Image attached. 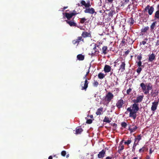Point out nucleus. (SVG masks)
Here are the masks:
<instances>
[{
    "instance_id": "nucleus-26",
    "label": "nucleus",
    "mask_w": 159,
    "mask_h": 159,
    "mask_svg": "<svg viewBox=\"0 0 159 159\" xmlns=\"http://www.w3.org/2000/svg\"><path fill=\"white\" fill-rule=\"evenodd\" d=\"M99 52V51H94V50H93V49L91 51V53L89 54L91 55V56H93L96 54H98Z\"/></svg>"
},
{
    "instance_id": "nucleus-13",
    "label": "nucleus",
    "mask_w": 159,
    "mask_h": 159,
    "mask_svg": "<svg viewBox=\"0 0 159 159\" xmlns=\"http://www.w3.org/2000/svg\"><path fill=\"white\" fill-rule=\"evenodd\" d=\"M156 59L155 56L154 54L152 53L148 56V61L150 62H152Z\"/></svg>"
},
{
    "instance_id": "nucleus-51",
    "label": "nucleus",
    "mask_w": 159,
    "mask_h": 159,
    "mask_svg": "<svg viewBox=\"0 0 159 159\" xmlns=\"http://www.w3.org/2000/svg\"><path fill=\"white\" fill-rule=\"evenodd\" d=\"M146 43V42L145 41H143L142 42H140V44L141 45L142 43L143 45H144Z\"/></svg>"
},
{
    "instance_id": "nucleus-42",
    "label": "nucleus",
    "mask_w": 159,
    "mask_h": 159,
    "mask_svg": "<svg viewBox=\"0 0 159 159\" xmlns=\"http://www.w3.org/2000/svg\"><path fill=\"white\" fill-rule=\"evenodd\" d=\"M61 154L62 156H63V157H65L66 156V151H62L61 153Z\"/></svg>"
},
{
    "instance_id": "nucleus-21",
    "label": "nucleus",
    "mask_w": 159,
    "mask_h": 159,
    "mask_svg": "<svg viewBox=\"0 0 159 159\" xmlns=\"http://www.w3.org/2000/svg\"><path fill=\"white\" fill-rule=\"evenodd\" d=\"M83 131V129H82L81 127H78L76 128L75 134H80Z\"/></svg>"
},
{
    "instance_id": "nucleus-10",
    "label": "nucleus",
    "mask_w": 159,
    "mask_h": 159,
    "mask_svg": "<svg viewBox=\"0 0 159 159\" xmlns=\"http://www.w3.org/2000/svg\"><path fill=\"white\" fill-rule=\"evenodd\" d=\"M81 41H84V39L82 38V36L78 37L77 39L73 41L72 43L73 44H75L76 43L79 44V42Z\"/></svg>"
},
{
    "instance_id": "nucleus-3",
    "label": "nucleus",
    "mask_w": 159,
    "mask_h": 159,
    "mask_svg": "<svg viewBox=\"0 0 159 159\" xmlns=\"http://www.w3.org/2000/svg\"><path fill=\"white\" fill-rule=\"evenodd\" d=\"M113 95L110 92H109L104 97V100L105 101L109 102L113 98Z\"/></svg>"
},
{
    "instance_id": "nucleus-24",
    "label": "nucleus",
    "mask_w": 159,
    "mask_h": 159,
    "mask_svg": "<svg viewBox=\"0 0 159 159\" xmlns=\"http://www.w3.org/2000/svg\"><path fill=\"white\" fill-rule=\"evenodd\" d=\"M77 58L79 61H83L84 59V56L82 54H79L77 55Z\"/></svg>"
},
{
    "instance_id": "nucleus-1",
    "label": "nucleus",
    "mask_w": 159,
    "mask_h": 159,
    "mask_svg": "<svg viewBox=\"0 0 159 159\" xmlns=\"http://www.w3.org/2000/svg\"><path fill=\"white\" fill-rule=\"evenodd\" d=\"M139 110V104L134 103L130 107H128L127 110L129 112V117L135 119L137 116L136 113Z\"/></svg>"
},
{
    "instance_id": "nucleus-35",
    "label": "nucleus",
    "mask_w": 159,
    "mask_h": 159,
    "mask_svg": "<svg viewBox=\"0 0 159 159\" xmlns=\"http://www.w3.org/2000/svg\"><path fill=\"white\" fill-rule=\"evenodd\" d=\"M93 50H94V51H98V50H97V47H98V46H97V44L95 43L93 44Z\"/></svg>"
},
{
    "instance_id": "nucleus-45",
    "label": "nucleus",
    "mask_w": 159,
    "mask_h": 159,
    "mask_svg": "<svg viewBox=\"0 0 159 159\" xmlns=\"http://www.w3.org/2000/svg\"><path fill=\"white\" fill-rule=\"evenodd\" d=\"M92 122V120L91 119H88L87 120L86 123L88 124H90Z\"/></svg>"
},
{
    "instance_id": "nucleus-37",
    "label": "nucleus",
    "mask_w": 159,
    "mask_h": 159,
    "mask_svg": "<svg viewBox=\"0 0 159 159\" xmlns=\"http://www.w3.org/2000/svg\"><path fill=\"white\" fill-rule=\"evenodd\" d=\"M98 85V83L97 81H94L93 83V85L94 87H97Z\"/></svg>"
},
{
    "instance_id": "nucleus-2",
    "label": "nucleus",
    "mask_w": 159,
    "mask_h": 159,
    "mask_svg": "<svg viewBox=\"0 0 159 159\" xmlns=\"http://www.w3.org/2000/svg\"><path fill=\"white\" fill-rule=\"evenodd\" d=\"M125 102L122 98L118 100L116 103V106L118 109L122 108L124 106Z\"/></svg>"
},
{
    "instance_id": "nucleus-43",
    "label": "nucleus",
    "mask_w": 159,
    "mask_h": 159,
    "mask_svg": "<svg viewBox=\"0 0 159 159\" xmlns=\"http://www.w3.org/2000/svg\"><path fill=\"white\" fill-rule=\"evenodd\" d=\"M137 59L139 61H141V60L142 59V55L141 54L140 55H139L138 56H137Z\"/></svg>"
},
{
    "instance_id": "nucleus-56",
    "label": "nucleus",
    "mask_w": 159,
    "mask_h": 159,
    "mask_svg": "<svg viewBox=\"0 0 159 159\" xmlns=\"http://www.w3.org/2000/svg\"><path fill=\"white\" fill-rule=\"evenodd\" d=\"M146 158V159H150V157L148 155H147Z\"/></svg>"
},
{
    "instance_id": "nucleus-14",
    "label": "nucleus",
    "mask_w": 159,
    "mask_h": 159,
    "mask_svg": "<svg viewBox=\"0 0 159 159\" xmlns=\"http://www.w3.org/2000/svg\"><path fill=\"white\" fill-rule=\"evenodd\" d=\"M138 127L136 126H134L132 128L131 125H129L128 127V129L130 131V133H131L134 132L137 129Z\"/></svg>"
},
{
    "instance_id": "nucleus-52",
    "label": "nucleus",
    "mask_w": 159,
    "mask_h": 159,
    "mask_svg": "<svg viewBox=\"0 0 159 159\" xmlns=\"http://www.w3.org/2000/svg\"><path fill=\"white\" fill-rule=\"evenodd\" d=\"M130 50H129V49H128L127 51H126V52H125V54L126 55H128L129 52H130Z\"/></svg>"
},
{
    "instance_id": "nucleus-8",
    "label": "nucleus",
    "mask_w": 159,
    "mask_h": 159,
    "mask_svg": "<svg viewBox=\"0 0 159 159\" xmlns=\"http://www.w3.org/2000/svg\"><path fill=\"white\" fill-rule=\"evenodd\" d=\"M158 104V101H155L152 103L151 110L152 111H155L157 109Z\"/></svg>"
},
{
    "instance_id": "nucleus-61",
    "label": "nucleus",
    "mask_w": 159,
    "mask_h": 159,
    "mask_svg": "<svg viewBox=\"0 0 159 159\" xmlns=\"http://www.w3.org/2000/svg\"><path fill=\"white\" fill-rule=\"evenodd\" d=\"M99 12L100 13H103V11L102 10H101L99 11Z\"/></svg>"
},
{
    "instance_id": "nucleus-58",
    "label": "nucleus",
    "mask_w": 159,
    "mask_h": 159,
    "mask_svg": "<svg viewBox=\"0 0 159 159\" xmlns=\"http://www.w3.org/2000/svg\"><path fill=\"white\" fill-rule=\"evenodd\" d=\"M48 159H52V156H50L48 157Z\"/></svg>"
},
{
    "instance_id": "nucleus-18",
    "label": "nucleus",
    "mask_w": 159,
    "mask_h": 159,
    "mask_svg": "<svg viewBox=\"0 0 159 159\" xmlns=\"http://www.w3.org/2000/svg\"><path fill=\"white\" fill-rule=\"evenodd\" d=\"M154 19V20H158L159 22V9L155 12Z\"/></svg>"
},
{
    "instance_id": "nucleus-30",
    "label": "nucleus",
    "mask_w": 159,
    "mask_h": 159,
    "mask_svg": "<svg viewBox=\"0 0 159 159\" xmlns=\"http://www.w3.org/2000/svg\"><path fill=\"white\" fill-rule=\"evenodd\" d=\"M141 139V134L138 135L137 138H135L134 141L138 142V143L139 142L140 140Z\"/></svg>"
},
{
    "instance_id": "nucleus-54",
    "label": "nucleus",
    "mask_w": 159,
    "mask_h": 159,
    "mask_svg": "<svg viewBox=\"0 0 159 159\" xmlns=\"http://www.w3.org/2000/svg\"><path fill=\"white\" fill-rule=\"evenodd\" d=\"M90 66L89 67L88 70L87 71V72L86 73V75H88L89 73V72H90L89 69H90Z\"/></svg>"
},
{
    "instance_id": "nucleus-50",
    "label": "nucleus",
    "mask_w": 159,
    "mask_h": 159,
    "mask_svg": "<svg viewBox=\"0 0 159 159\" xmlns=\"http://www.w3.org/2000/svg\"><path fill=\"white\" fill-rule=\"evenodd\" d=\"M108 15L109 16L112 17L113 16V11H111L108 14Z\"/></svg>"
},
{
    "instance_id": "nucleus-49",
    "label": "nucleus",
    "mask_w": 159,
    "mask_h": 159,
    "mask_svg": "<svg viewBox=\"0 0 159 159\" xmlns=\"http://www.w3.org/2000/svg\"><path fill=\"white\" fill-rule=\"evenodd\" d=\"M139 145V143H138V142H135V141H134L133 147H136V146L137 145Z\"/></svg>"
},
{
    "instance_id": "nucleus-31",
    "label": "nucleus",
    "mask_w": 159,
    "mask_h": 159,
    "mask_svg": "<svg viewBox=\"0 0 159 159\" xmlns=\"http://www.w3.org/2000/svg\"><path fill=\"white\" fill-rule=\"evenodd\" d=\"M128 22L129 23L130 25H133L134 22V20L133 18L132 17L130 18L129 19Z\"/></svg>"
},
{
    "instance_id": "nucleus-23",
    "label": "nucleus",
    "mask_w": 159,
    "mask_h": 159,
    "mask_svg": "<svg viewBox=\"0 0 159 159\" xmlns=\"http://www.w3.org/2000/svg\"><path fill=\"white\" fill-rule=\"evenodd\" d=\"M140 86L141 87L142 90L145 94V91H146L147 86L143 83H141L140 84Z\"/></svg>"
},
{
    "instance_id": "nucleus-27",
    "label": "nucleus",
    "mask_w": 159,
    "mask_h": 159,
    "mask_svg": "<svg viewBox=\"0 0 159 159\" xmlns=\"http://www.w3.org/2000/svg\"><path fill=\"white\" fill-rule=\"evenodd\" d=\"M149 27L148 26H147L145 27L144 28H143L141 30V32L142 33H146L147 31L149 30Z\"/></svg>"
},
{
    "instance_id": "nucleus-64",
    "label": "nucleus",
    "mask_w": 159,
    "mask_h": 159,
    "mask_svg": "<svg viewBox=\"0 0 159 159\" xmlns=\"http://www.w3.org/2000/svg\"><path fill=\"white\" fill-rule=\"evenodd\" d=\"M144 40H145V41H147L148 40V39L147 38H145Z\"/></svg>"
},
{
    "instance_id": "nucleus-39",
    "label": "nucleus",
    "mask_w": 159,
    "mask_h": 159,
    "mask_svg": "<svg viewBox=\"0 0 159 159\" xmlns=\"http://www.w3.org/2000/svg\"><path fill=\"white\" fill-rule=\"evenodd\" d=\"M91 6V5L90 3L89 2H87V3H85V4L84 6V7L86 8H89Z\"/></svg>"
},
{
    "instance_id": "nucleus-28",
    "label": "nucleus",
    "mask_w": 159,
    "mask_h": 159,
    "mask_svg": "<svg viewBox=\"0 0 159 159\" xmlns=\"http://www.w3.org/2000/svg\"><path fill=\"white\" fill-rule=\"evenodd\" d=\"M146 91H145V94H147L149 93V90H151L152 89V87L150 86L149 84L147 86Z\"/></svg>"
},
{
    "instance_id": "nucleus-19",
    "label": "nucleus",
    "mask_w": 159,
    "mask_h": 159,
    "mask_svg": "<svg viewBox=\"0 0 159 159\" xmlns=\"http://www.w3.org/2000/svg\"><path fill=\"white\" fill-rule=\"evenodd\" d=\"M129 0H124L121 1L120 3V7H124L125 5H126L129 2Z\"/></svg>"
},
{
    "instance_id": "nucleus-7",
    "label": "nucleus",
    "mask_w": 159,
    "mask_h": 159,
    "mask_svg": "<svg viewBox=\"0 0 159 159\" xmlns=\"http://www.w3.org/2000/svg\"><path fill=\"white\" fill-rule=\"evenodd\" d=\"M143 97V95L139 96L137 97L136 99H134L133 101L134 103L137 104V103L140 102L142 101Z\"/></svg>"
},
{
    "instance_id": "nucleus-32",
    "label": "nucleus",
    "mask_w": 159,
    "mask_h": 159,
    "mask_svg": "<svg viewBox=\"0 0 159 159\" xmlns=\"http://www.w3.org/2000/svg\"><path fill=\"white\" fill-rule=\"evenodd\" d=\"M98 78L100 79H102L105 77V75L103 73H99L98 75Z\"/></svg>"
},
{
    "instance_id": "nucleus-36",
    "label": "nucleus",
    "mask_w": 159,
    "mask_h": 159,
    "mask_svg": "<svg viewBox=\"0 0 159 159\" xmlns=\"http://www.w3.org/2000/svg\"><path fill=\"white\" fill-rule=\"evenodd\" d=\"M142 69V68L139 67L136 70L137 72L138 73V74H139L141 72Z\"/></svg>"
},
{
    "instance_id": "nucleus-62",
    "label": "nucleus",
    "mask_w": 159,
    "mask_h": 159,
    "mask_svg": "<svg viewBox=\"0 0 159 159\" xmlns=\"http://www.w3.org/2000/svg\"><path fill=\"white\" fill-rule=\"evenodd\" d=\"M132 159H138V158L137 157H134Z\"/></svg>"
},
{
    "instance_id": "nucleus-47",
    "label": "nucleus",
    "mask_w": 159,
    "mask_h": 159,
    "mask_svg": "<svg viewBox=\"0 0 159 159\" xmlns=\"http://www.w3.org/2000/svg\"><path fill=\"white\" fill-rule=\"evenodd\" d=\"M81 6H84L86 3V2L84 0H82L81 2Z\"/></svg>"
},
{
    "instance_id": "nucleus-5",
    "label": "nucleus",
    "mask_w": 159,
    "mask_h": 159,
    "mask_svg": "<svg viewBox=\"0 0 159 159\" xmlns=\"http://www.w3.org/2000/svg\"><path fill=\"white\" fill-rule=\"evenodd\" d=\"M87 75H85L84 77V79H85L84 83V86H82L81 89L82 90H85L86 91L88 87V84L89 82L88 81L87 78Z\"/></svg>"
},
{
    "instance_id": "nucleus-48",
    "label": "nucleus",
    "mask_w": 159,
    "mask_h": 159,
    "mask_svg": "<svg viewBox=\"0 0 159 159\" xmlns=\"http://www.w3.org/2000/svg\"><path fill=\"white\" fill-rule=\"evenodd\" d=\"M113 0H106L105 2L106 3H108L109 2L110 3H111Z\"/></svg>"
},
{
    "instance_id": "nucleus-40",
    "label": "nucleus",
    "mask_w": 159,
    "mask_h": 159,
    "mask_svg": "<svg viewBox=\"0 0 159 159\" xmlns=\"http://www.w3.org/2000/svg\"><path fill=\"white\" fill-rule=\"evenodd\" d=\"M142 61H139L138 62H137V66H138L139 67H140L141 66L142 67H143V66L142 65Z\"/></svg>"
},
{
    "instance_id": "nucleus-57",
    "label": "nucleus",
    "mask_w": 159,
    "mask_h": 159,
    "mask_svg": "<svg viewBox=\"0 0 159 159\" xmlns=\"http://www.w3.org/2000/svg\"><path fill=\"white\" fill-rule=\"evenodd\" d=\"M135 150V147H133V149L132 150V152H134Z\"/></svg>"
},
{
    "instance_id": "nucleus-15",
    "label": "nucleus",
    "mask_w": 159,
    "mask_h": 159,
    "mask_svg": "<svg viewBox=\"0 0 159 159\" xmlns=\"http://www.w3.org/2000/svg\"><path fill=\"white\" fill-rule=\"evenodd\" d=\"M102 54H104L106 55L108 52V50L107 49V46H104L102 48Z\"/></svg>"
},
{
    "instance_id": "nucleus-55",
    "label": "nucleus",
    "mask_w": 159,
    "mask_h": 159,
    "mask_svg": "<svg viewBox=\"0 0 159 159\" xmlns=\"http://www.w3.org/2000/svg\"><path fill=\"white\" fill-rule=\"evenodd\" d=\"M153 152V150H152V149L151 148L149 150V154H151Z\"/></svg>"
},
{
    "instance_id": "nucleus-34",
    "label": "nucleus",
    "mask_w": 159,
    "mask_h": 159,
    "mask_svg": "<svg viewBox=\"0 0 159 159\" xmlns=\"http://www.w3.org/2000/svg\"><path fill=\"white\" fill-rule=\"evenodd\" d=\"M121 125L122 127L125 128L127 126V124L125 122H123L121 123Z\"/></svg>"
},
{
    "instance_id": "nucleus-60",
    "label": "nucleus",
    "mask_w": 159,
    "mask_h": 159,
    "mask_svg": "<svg viewBox=\"0 0 159 159\" xmlns=\"http://www.w3.org/2000/svg\"><path fill=\"white\" fill-rule=\"evenodd\" d=\"M90 118L92 119V118H93V115H91L90 116Z\"/></svg>"
},
{
    "instance_id": "nucleus-63",
    "label": "nucleus",
    "mask_w": 159,
    "mask_h": 159,
    "mask_svg": "<svg viewBox=\"0 0 159 159\" xmlns=\"http://www.w3.org/2000/svg\"><path fill=\"white\" fill-rule=\"evenodd\" d=\"M157 8L158 9H159V4L157 5Z\"/></svg>"
},
{
    "instance_id": "nucleus-20",
    "label": "nucleus",
    "mask_w": 159,
    "mask_h": 159,
    "mask_svg": "<svg viewBox=\"0 0 159 159\" xmlns=\"http://www.w3.org/2000/svg\"><path fill=\"white\" fill-rule=\"evenodd\" d=\"M65 21L71 26H75L76 25V24L73 20L68 21L67 20H66Z\"/></svg>"
},
{
    "instance_id": "nucleus-12",
    "label": "nucleus",
    "mask_w": 159,
    "mask_h": 159,
    "mask_svg": "<svg viewBox=\"0 0 159 159\" xmlns=\"http://www.w3.org/2000/svg\"><path fill=\"white\" fill-rule=\"evenodd\" d=\"M106 152V150L102 149V151L99 152L98 155V158H103L105 156Z\"/></svg>"
},
{
    "instance_id": "nucleus-29",
    "label": "nucleus",
    "mask_w": 159,
    "mask_h": 159,
    "mask_svg": "<svg viewBox=\"0 0 159 159\" xmlns=\"http://www.w3.org/2000/svg\"><path fill=\"white\" fill-rule=\"evenodd\" d=\"M157 22L156 21H155L150 26V28L151 30L152 31L153 30L154 28L156 27V24L157 23Z\"/></svg>"
},
{
    "instance_id": "nucleus-33",
    "label": "nucleus",
    "mask_w": 159,
    "mask_h": 159,
    "mask_svg": "<svg viewBox=\"0 0 159 159\" xmlns=\"http://www.w3.org/2000/svg\"><path fill=\"white\" fill-rule=\"evenodd\" d=\"M103 121L104 122L110 123L111 122V120H109V118L108 117L105 116L103 120Z\"/></svg>"
},
{
    "instance_id": "nucleus-25",
    "label": "nucleus",
    "mask_w": 159,
    "mask_h": 159,
    "mask_svg": "<svg viewBox=\"0 0 159 159\" xmlns=\"http://www.w3.org/2000/svg\"><path fill=\"white\" fill-rule=\"evenodd\" d=\"M148 149L147 147L145 145L142 148L139 149V152L140 153L144 152V151H147L148 150Z\"/></svg>"
},
{
    "instance_id": "nucleus-17",
    "label": "nucleus",
    "mask_w": 159,
    "mask_h": 159,
    "mask_svg": "<svg viewBox=\"0 0 159 159\" xmlns=\"http://www.w3.org/2000/svg\"><path fill=\"white\" fill-rule=\"evenodd\" d=\"M82 37L85 38L87 37H91V34L90 33L87 32H83L81 34Z\"/></svg>"
},
{
    "instance_id": "nucleus-22",
    "label": "nucleus",
    "mask_w": 159,
    "mask_h": 159,
    "mask_svg": "<svg viewBox=\"0 0 159 159\" xmlns=\"http://www.w3.org/2000/svg\"><path fill=\"white\" fill-rule=\"evenodd\" d=\"M103 108L101 107L98 108L97 111L96 112V114L97 115H100L102 114V112H103Z\"/></svg>"
},
{
    "instance_id": "nucleus-9",
    "label": "nucleus",
    "mask_w": 159,
    "mask_h": 159,
    "mask_svg": "<svg viewBox=\"0 0 159 159\" xmlns=\"http://www.w3.org/2000/svg\"><path fill=\"white\" fill-rule=\"evenodd\" d=\"M65 15V17L67 18V19L70 20L71 18L73 16L75 15L76 14V13H69L67 12H65L64 14Z\"/></svg>"
},
{
    "instance_id": "nucleus-4",
    "label": "nucleus",
    "mask_w": 159,
    "mask_h": 159,
    "mask_svg": "<svg viewBox=\"0 0 159 159\" xmlns=\"http://www.w3.org/2000/svg\"><path fill=\"white\" fill-rule=\"evenodd\" d=\"M148 11L149 15H151L154 11V8L153 6H150L149 5H147L144 9V11Z\"/></svg>"
},
{
    "instance_id": "nucleus-11",
    "label": "nucleus",
    "mask_w": 159,
    "mask_h": 159,
    "mask_svg": "<svg viewBox=\"0 0 159 159\" xmlns=\"http://www.w3.org/2000/svg\"><path fill=\"white\" fill-rule=\"evenodd\" d=\"M125 63L124 61H121V64L120 66L119 70L123 72L125 70Z\"/></svg>"
},
{
    "instance_id": "nucleus-41",
    "label": "nucleus",
    "mask_w": 159,
    "mask_h": 159,
    "mask_svg": "<svg viewBox=\"0 0 159 159\" xmlns=\"http://www.w3.org/2000/svg\"><path fill=\"white\" fill-rule=\"evenodd\" d=\"M131 140H128L127 141L125 142H124V143L125 144H127L128 145L131 142Z\"/></svg>"
},
{
    "instance_id": "nucleus-53",
    "label": "nucleus",
    "mask_w": 159,
    "mask_h": 159,
    "mask_svg": "<svg viewBox=\"0 0 159 159\" xmlns=\"http://www.w3.org/2000/svg\"><path fill=\"white\" fill-rule=\"evenodd\" d=\"M106 159H113V158L112 157L108 156V157H106Z\"/></svg>"
},
{
    "instance_id": "nucleus-44",
    "label": "nucleus",
    "mask_w": 159,
    "mask_h": 159,
    "mask_svg": "<svg viewBox=\"0 0 159 159\" xmlns=\"http://www.w3.org/2000/svg\"><path fill=\"white\" fill-rule=\"evenodd\" d=\"M124 148V145H122L119 148V151H121Z\"/></svg>"
},
{
    "instance_id": "nucleus-38",
    "label": "nucleus",
    "mask_w": 159,
    "mask_h": 159,
    "mask_svg": "<svg viewBox=\"0 0 159 159\" xmlns=\"http://www.w3.org/2000/svg\"><path fill=\"white\" fill-rule=\"evenodd\" d=\"M86 20V19L85 18H83L80 19V22L81 24H83Z\"/></svg>"
},
{
    "instance_id": "nucleus-16",
    "label": "nucleus",
    "mask_w": 159,
    "mask_h": 159,
    "mask_svg": "<svg viewBox=\"0 0 159 159\" xmlns=\"http://www.w3.org/2000/svg\"><path fill=\"white\" fill-rule=\"evenodd\" d=\"M111 67L109 66L106 65L104 68V70L105 73H108L111 71Z\"/></svg>"
},
{
    "instance_id": "nucleus-59",
    "label": "nucleus",
    "mask_w": 159,
    "mask_h": 159,
    "mask_svg": "<svg viewBox=\"0 0 159 159\" xmlns=\"http://www.w3.org/2000/svg\"><path fill=\"white\" fill-rule=\"evenodd\" d=\"M68 7H64L63 8V9L64 10L66 9Z\"/></svg>"
},
{
    "instance_id": "nucleus-6",
    "label": "nucleus",
    "mask_w": 159,
    "mask_h": 159,
    "mask_svg": "<svg viewBox=\"0 0 159 159\" xmlns=\"http://www.w3.org/2000/svg\"><path fill=\"white\" fill-rule=\"evenodd\" d=\"M84 12L85 13H89L91 14H93L95 13V14H97V12L95 11L94 8L92 7L86 8L84 10Z\"/></svg>"
},
{
    "instance_id": "nucleus-46",
    "label": "nucleus",
    "mask_w": 159,
    "mask_h": 159,
    "mask_svg": "<svg viewBox=\"0 0 159 159\" xmlns=\"http://www.w3.org/2000/svg\"><path fill=\"white\" fill-rule=\"evenodd\" d=\"M132 89H131L129 88L126 91V93L127 94L129 95L130 94V92L131 91Z\"/></svg>"
}]
</instances>
